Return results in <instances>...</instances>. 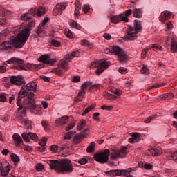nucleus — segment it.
Segmentation results:
<instances>
[{
    "label": "nucleus",
    "instance_id": "f257e3e1",
    "mask_svg": "<svg viewBox=\"0 0 177 177\" xmlns=\"http://www.w3.org/2000/svg\"><path fill=\"white\" fill-rule=\"evenodd\" d=\"M37 91V82H31L26 85H23L19 92V97L17 104L19 106L18 111H24L26 109H35V94L31 92Z\"/></svg>",
    "mask_w": 177,
    "mask_h": 177
},
{
    "label": "nucleus",
    "instance_id": "f03ea898",
    "mask_svg": "<svg viewBox=\"0 0 177 177\" xmlns=\"http://www.w3.org/2000/svg\"><path fill=\"white\" fill-rule=\"evenodd\" d=\"M51 169H55L57 172H66L71 174L73 172V164L68 159H62L59 160H53L50 162Z\"/></svg>",
    "mask_w": 177,
    "mask_h": 177
},
{
    "label": "nucleus",
    "instance_id": "7ed1b4c3",
    "mask_svg": "<svg viewBox=\"0 0 177 177\" xmlns=\"http://www.w3.org/2000/svg\"><path fill=\"white\" fill-rule=\"evenodd\" d=\"M34 27H35V21L32 20L28 23L25 29L17 35V38L15 40L17 48H23L24 44H26L27 39H28V37H30V31H31V28Z\"/></svg>",
    "mask_w": 177,
    "mask_h": 177
},
{
    "label": "nucleus",
    "instance_id": "20e7f679",
    "mask_svg": "<svg viewBox=\"0 0 177 177\" xmlns=\"http://www.w3.org/2000/svg\"><path fill=\"white\" fill-rule=\"evenodd\" d=\"M113 49V55L115 56H118L119 62L120 63H125L128 59V55L124 52V49H122L120 46H112Z\"/></svg>",
    "mask_w": 177,
    "mask_h": 177
},
{
    "label": "nucleus",
    "instance_id": "39448f33",
    "mask_svg": "<svg viewBox=\"0 0 177 177\" xmlns=\"http://www.w3.org/2000/svg\"><path fill=\"white\" fill-rule=\"evenodd\" d=\"M165 46H170L172 53H177V39L175 35H170L166 39Z\"/></svg>",
    "mask_w": 177,
    "mask_h": 177
},
{
    "label": "nucleus",
    "instance_id": "423d86ee",
    "mask_svg": "<svg viewBox=\"0 0 177 177\" xmlns=\"http://www.w3.org/2000/svg\"><path fill=\"white\" fill-rule=\"evenodd\" d=\"M7 63L8 64H14L13 68L15 70H25L26 68L24 61L17 57L10 58L7 61Z\"/></svg>",
    "mask_w": 177,
    "mask_h": 177
},
{
    "label": "nucleus",
    "instance_id": "0eeeda50",
    "mask_svg": "<svg viewBox=\"0 0 177 177\" xmlns=\"http://www.w3.org/2000/svg\"><path fill=\"white\" fill-rule=\"evenodd\" d=\"M109 154H110V150L105 149L102 153H95L94 155V160L101 164H105V162L109 161Z\"/></svg>",
    "mask_w": 177,
    "mask_h": 177
},
{
    "label": "nucleus",
    "instance_id": "6e6552de",
    "mask_svg": "<svg viewBox=\"0 0 177 177\" xmlns=\"http://www.w3.org/2000/svg\"><path fill=\"white\" fill-rule=\"evenodd\" d=\"M0 171L1 175L3 177H15L9 174V172L10 171V167L9 165V162L5 160L1 162Z\"/></svg>",
    "mask_w": 177,
    "mask_h": 177
},
{
    "label": "nucleus",
    "instance_id": "1a4fd4ad",
    "mask_svg": "<svg viewBox=\"0 0 177 177\" xmlns=\"http://www.w3.org/2000/svg\"><path fill=\"white\" fill-rule=\"evenodd\" d=\"M127 150L128 148L127 147H123L120 150L113 151L111 156L114 160L116 158H123L128 153Z\"/></svg>",
    "mask_w": 177,
    "mask_h": 177
},
{
    "label": "nucleus",
    "instance_id": "9d476101",
    "mask_svg": "<svg viewBox=\"0 0 177 177\" xmlns=\"http://www.w3.org/2000/svg\"><path fill=\"white\" fill-rule=\"evenodd\" d=\"M130 172H132V169H127L124 170H111L108 171V174L111 176H125Z\"/></svg>",
    "mask_w": 177,
    "mask_h": 177
},
{
    "label": "nucleus",
    "instance_id": "9b49d317",
    "mask_svg": "<svg viewBox=\"0 0 177 177\" xmlns=\"http://www.w3.org/2000/svg\"><path fill=\"white\" fill-rule=\"evenodd\" d=\"M138 33H133V28L132 26H129L127 30V35L124 37L125 41H133L138 38Z\"/></svg>",
    "mask_w": 177,
    "mask_h": 177
},
{
    "label": "nucleus",
    "instance_id": "f8f14e48",
    "mask_svg": "<svg viewBox=\"0 0 177 177\" xmlns=\"http://www.w3.org/2000/svg\"><path fill=\"white\" fill-rule=\"evenodd\" d=\"M17 38V37H15L13 39V41H4V42H3L0 45V49H1V50H8V49H12V47H13V46H15L17 49H20V48L16 46V42L15 41H16Z\"/></svg>",
    "mask_w": 177,
    "mask_h": 177
},
{
    "label": "nucleus",
    "instance_id": "ddd939ff",
    "mask_svg": "<svg viewBox=\"0 0 177 177\" xmlns=\"http://www.w3.org/2000/svg\"><path fill=\"white\" fill-rule=\"evenodd\" d=\"M67 3H59L57 4L53 11V13L55 16H57L58 15H61L62 12L67 8Z\"/></svg>",
    "mask_w": 177,
    "mask_h": 177
},
{
    "label": "nucleus",
    "instance_id": "4468645a",
    "mask_svg": "<svg viewBox=\"0 0 177 177\" xmlns=\"http://www.w3.org/2000/svg\"><path fill=\"white\" fill-rule=\"evenodd\" d=\"M10 81L13 85H23L24 84V78L21 76H11Z\"/></svg>",
    "mask_w": 177,
    "mask_h": 177
},
{
    "label": "nucleus",
    "instance_id": "2eb2a0df",
    "mask_svg": "<svg viewBox=\"0 0 177 177\" xmlns=\"http://www.w3.org/2000/svg\"><path fill=\"white\" fill-rule=\"evenodd\" d=\"M172 16V13L169 11H163L159 17L160 21L165 23V21L169 20Z\"/></svg>",
    "mask_w": 177,
    "mask_h": 177
},
{
    "label": "nucleus",
    "instance_id": "dca6fc26",
    "mask_svg": "<svg viewBox=\"0 0 177 177\" xmlns=\"http://www.w3.org/2000/svg\"><path fill=\"white\" fill-rule=\"evenodd\" d=\"M110 66V62L106 59L104 62V64L100 65V66L96 70L97 75H100L103 71H104L106 68H109Z\"/></svg>",
    "mask_w": 177,
    "mask_h": 177
},
{
    "label": "nucleus",
    "instance_id": "f3484780",
    "mask_svg": "<svg viewBox=\"0 0 177 177\" xmlns=\"http://www.w3.org/2000/svg\"><path fill=\"white\" fill-rule=\"evenodd\" d=\"M80 13H81V2H80V0H75L74 16L76 19L80 17Z\"/></svg>",
    "mask_w": 177,
    "mask_h": 177
},
{
    "label": "nucleus",
    "instance_id": "a211bd4d",
    "mask_svg": "<svg viewBox=\"0 0 177 177\" xmlns=\"http://www.w3.org/2000/svg\"><path fill=\"white\" fill-rule=\"evenodd\" d=\"M131 138H129V143H137L140 140V133H131Z\"/></svg>",
    "mask_w": 177,
    "mask_h": 177
},
{
    "label": "nucleus",
    "instance_id": "6ab92c4d",
    "mask_svg": "<svg viewBox=\"0 0 177 177\" xmlns=\"http://www.w3.org/2000/svg\"><path fill=\"white\" fill-rule=\"evenodd\" d=\"M150 154L152 156H154L155 157H157L158 156H161L162 154V149L160 147H157L153 149H151L149 150Z\"/></svg>",
    "mask_w": 177,
    "mask_h": 177
},
{
    "label": "nucleus",
    "instance_id": "aec40b11",
    "mask_svg": "<svg viewBox=\"0 0 177 177\" xmlns=\"http://www.w3.org/2000/svg\"><path fill=\"white\" fill-rule=\"evenodd\" d=\"M133 16L137 19H141L143 16V8H136V7H135L133 9Z\"/></svg>",
    "mask_w": 177,
    "mask_h": 177
},
{
    "label": "nucleus",
    "instance_id": "412c9836",
    "mask_svg": "<svg viewBox=\"0 0 177 177\" xmlns=\"http://www.w3.org/2000/svg\"><path fill=\"white\" fill-rule=\"evenodd\" d=\"M36 34L37 37H42V35H45L46 34V32L45 31V26H42V24H39L36 29Z\"/></svg>",
    "mask_w": 177,
    "mask_h": 177
},
{
    "label": "nucleus",
    "instance_id": "4be33fe9",
    "mask_svg": "<svg viewBox=\"0 0 177 177\" xmlns=\"http://www.w3.org/2000/svg\"><path fill=\"white\" fill-rule=\"evenodd\" d=\"M67 122H68V116H63L56 120V123L58 124V125H65Z\"/></svg>",
    "mask_w": 177,
    "mask_h": 177
},
{
    "label": "nucleus",
    "instance_id": "5701e85b",
    "mask_svg": "<svg viewBox=\"0 0 177 177\" xmlns=\"http://www.w3.org/2000/svg\"><path fill=\"white\" fill-rule=\"evenodd\" d=\"M134 30L136 34L142 31V24H140V21L137 19L134 20Z\"/></svg>",
    "mask_w": 177,
    "mask_h": 177
},
{
    "label": "nucleus",
    "instance_id": "b1692460",
    "mask_svg": "<svg viewBox=\"0 0 177 177\" xmlns=\"http://www.w3.org/2000/svg\"><path fill=\"white\" fill-rule=\"evenodd\" d=\"M104 62H106V59H101L92 62L90 66V68H96V67L98 68L101 66V64H104Z\"/></svg>",
    "mask_w": 177,
    "mask_h": 177
},
{
    "label": "nucleus",
    "instance_id": "393cba45",
    "mask_svg": "<svg viewBox=\"0 0 177 177\" xmlns=\"http://www.w3.org/2000/svg\"><path fill=\"white\" fill-rule=\"evenodd\" d=\"M111 21L114 24H118L121 23V15H113L111 17Z\"/></svg>",
    "mask_w": 177,
    "mask_h": 177
},
{
    "label": "nucleus",
    "instance_id": "a878e982",
    "mask_svg": "<svg viewBox=\"0 0 177 177\" xmlns=\"http://www.w3.org/2000/svg\"><path fill=\"white\" fill-rule=\"evenodd\" d=\"M12 138L14 139L17 145H21V143H23V139H21L20 135L17 133H14L12 136Z\"/></svg>",
    "mask_w": 177,
    "mask_h": 177
},
{
    "label": "nucleus",
    "instance_id": "bb28decb",
    "mask_svg": "<svg viewBox=\"0 0 177 177\" xmlns=\"http://www.w3.org/2000/svg\"><path fill=\"white\" fill-rule=\"evenodd\" d=\"M165 156L167 157V160H176V151L174 153L166 152Z\"/></svg>",
    "mask_w": 177,
    "mask_h": 177
},
{
    "label": "nucleus",
    "instance_id": "cd10ccee",
    "mask_svg": "<svg viewBox=\"0 0 177 177\" xmlns=\"http://www.w3.org/2000/svg\"><path fill=\"white\" fill-rule=\"evenodd\" d=\"M85 127H86V121H85V120H82L77 124V130L82 131Z\"/></svg>",
    "mask_w": 177,
    "mask_h": 177
},
{
    "label": "nucleus",
    "instance_id": "c85d7f7f",
    "mask_svg": "<svg viewBox=\"0 0 177 177\" xmlns=\"http://www.w3.org/2000/svg\"><path fill=\"white\" fill-rule=\"evenodd\" d=\"M61 68L64 70V71H67L70 68V66H68V62L66 60H61L60 62Z\"/></svg>",
    "mask_w": 177,
    "mask_h": 177
},
{
    "label": "nucleus",
    "instance_id": "c756f323",
    "mask_svg": "<svg viewBox=\"0 0 177 177\" xmlns=\"http://www.w3.org/2000/svg\"><path fill=\"white\" fill-rule=\"evenodd\" d=\"M81 139H84V136H82L80 133L75 135L73 138V143L78 145L81 142Z\"/></svg>",
    "mask_w": 177,
    "mask_h": 177
},
{
    "label": "nucleus",
    "instance_id": "7c9ffc66",
    "mask_svg": "<svg viewBox=\"0 0 177 177\" xmlns=\"http://www.w3.org/2000/svg\"><path fill=\"white\" fill-rule=\"evenodd\" d=\"M21 122V124H23V125H24V127H26V128H28V129H32V124H31V122H30V120H22Z\"/></svg>",
    "mask_w": 177,
    "mask_h": 177
},
{
    "label": "nucleus",
    "instance_id": "2f4dec72",
    "mask_svg": "<svg viewBox=\"0 0 177 177\" xmlns=\"http://www.w3.org/2000/svg\"><path fill=\"white\" fill-rule=\"evenodd\" d=\"M91 82H84L81 86L82 89L84 91V89L88 88V91H91Z\"/></svg>",
    "mask_w": 177,
    "mask_h": 177
},
{
    "label": "nucleus",
    "instance_id": "473e14b6",
    "mask_svg": "<svg viewBox=\"0 0 177 177\" xmlns=\"http://www.w3.org/2000/svg\"><path fill=\"white\" fill-rule=\"evenodd\" d=\"M51 73H53V74H56L57 75H59V77H62V75H63V74H64L63 71L60 68H57L53 69Z\"/></svg>",
    "mask_w": 177,
    "mask_h": 177
},
{
    "label": "nucleus",
    "instance_id": "72a5a7b5",
    "mask_svg": "<svg viewBox=\"0 0 177 177\" xmlns=\"http://www.w3.org/2000/svg\"><path fill=\"white\" fill-rule=\"evenodd\" d=\"M95 146H96L95 142H91V145L87 147V153H93V151H95Z\"/></svg>",
    "mask_w": 177,
    "mask_h": 177
},
{
    "label": "nucleus",
    "instance_id": "f704fd0d",
    "mask_svg": "<svg viewBox=\"0 0 177 177\" xmlns=\"http://www.w3.org/2000/svg\"><path fill=\"white\" fill-rule=\"evenodd\" d=\"M80 53L78 52H72L71 54L66 55V59H74V57H78Z\"/></svg>",
    "mask_w": 177,
    "mask_h": 177
},
{
    "label": "nucleus",
    "instance_id": "c9c22d12",
    "mask_svg": "<svg viewBox=\"0 0 177 177\" xmlns=\"http://www.w3.org/2000/svg\"><path fill=\"white\" fill-rule=\"evenodd\" d=\"M70 26L71 27H73V28H76V30H81V26H80L75 21L70 22Z\"/></svg>",
    "mask_w": 177,
    "mask_h": 177
},
{
    "label": "nucleus",
    "instance_id": "e433bc0d",
    "mask_svg": "<svg viewBox=\"0 0 177 177\" xmlns=\"http://www.w3.org/2000/svg\"><path fill=\"white\" fill-rule=\"evenodd\" d=\"M46 13V10H45V7H39L37 9V16H44Z\"/></svg>",
    "mask_w": 177,
    "mask_h": 177
},
{
    "label": "nucleus",
    "instance_id": "4c0bfd02",
    "mask_svg": "<svg viewBox=\"0 0 177 177\" xmlns=\"http://www.w3.org/2000/svg\"><path fill=\"white\" fill-rule=\"evenodd\" d=\"M96 107V104H93L91 106L86 108L84 111L82 113V115H85V114H88V113H89V111H92V110H93V108Z\"/></svg>",
    "mask_w": 177,
    "mask_h": 177
},
{
    "label": "nucleus",
    "instance_id": "58836bf2",
    "mask_svg": "<svg viewBox=\"0 0 177 177\" xmlns=\"http://www.w3.org/2000/svg\"><path fill=\"white\" fill-rule=\"evenodd\" d=\"M9 10L5 9L2 6H0V15L2 16H6V15H9Z\"/></svg>",
    "mask_w": 177,
    "mask_h": 177
},
{
    "label": "nucleus",
    "instance_id": "ea45409f",
    "mask_svg": "<svg viewBox=\"0 0 177 177\" xmlns=\"http://www.w3.org/2000/svg\"><path fill=\"white\" fill-rule=\"evenodd\" d=\"M21 19L24 20V21H28V20H30L31 16L29 13H25L21 16Z\"/></svg>",
    "mask_w": 177,
    "mask_h": 177
},
{
    "label": "nucleus",
    "instance_id": "a19ab883",
    "mask_svg": "<svg viewBox=\"0 0 177 177\" xmlns=\"http://www.w3.org/2000/svg\"><path fill=\"white\" fill-rule=\"evenodd\" d=\"M49 59V56H48L47 55H41L39 58L40 62H42V63L45 64V63H48V60Z\"/></svg>",
    "mask_w": 177,
    "mask_h": 177
},
{
    "label": "nucleus",
    "instance_id": "79ce46f5",
    "mask_svg": "<svg viewBox=\"0 0 177 177\" xmlns=\"http://www.w3.org/2000/svg\"><path fill=\"white\" fill-rule=\"evenodd\" d=\"M105 97L108 100H115V99H117V96H115L113 94H110V93H106L105 94Z\"/></svg>",
    "mask_w": 177,
    "mask_h": 177
},
{
    "label": "nucleus",
    "instance_id": "37998d69",
    "mask_svg": "<svg viewBox=\"0 0 177 177\" xmlns=\"http://www.w3.org/2000/svg\"><path fill=\"white\" fill-rule=\"evenodd\" d=\"M151 48H153V50H160L161 52H162V50H164V48H162V46L158 45V44H153Z\"/></svg>",
    "mask_w": 177,
    "mask_h": 177
},
{
    "label": "nucleus",
    "instance_id": "c03bdc74",
    "mask_svg": "<svg viewBox=\"0 0 177 177\" xmlns=\"http://www.w3.org/2000/svg\"><path fill=\"white\" fill-rule=\"evenodd\" d=\"M140 167H144L145 169L149 170V169H152L153 168V165L151 164H145L143 165V163L140 162L139 163Z\"/></svg>",
    "mask_w": 177,
    "mask_h": 177
},
{
    "label": "nucleus",
    "instance_id": "a18cd8bd",
    "mask_svg": "<svg viewBox=\"0 0 177 177\" xmlns=\"http://www.w3.org/2000/svg\"><path fill=\"white\" fill-rule=\"evenodd\" d=\"M11 160H12V161H13V162H20V159L19 158V156L15 153H12L11 155Z\"/></svg>",
    "mask_w": 177,
    "mask_h": 177
},
{
    "label": "nucleus",
    "instance_id": "49530a36",
    "mask_svg": "<svg viewBox=\"0 0 177 177\" xmlns=\"http://www.w3.org/2000/svg\"><path fill=\"white\" fill-rule=\"evenodd\" d=\"M21 136H22L24 140H25V142H30V133H23L21 134Z\"/></svg>",
    "mask_w": 177,
    "mask_h": 177
},
{
    "label": "nucleus",
    "instance_id": "de8ad7c7",
    "mask_svg": "<svg viewBox=\"0 0 177 177\" xmlns=\"http://www.w3.org/2000/svg\"><path fill=\"white\" fill-rule=\"evenodd\" d=\"M155 118H157V115H153L151 116L148 117L145 120V122L146 124H149V122L153 121V120H155Z\"/></svg>",
    "mask_w": 177,
    "mask_h": 177
},
{
    "label": "nucleus",
    "instance_id": "09e8293b",
    "mask_svg": "<svg viewBox=\"0 0 177 177\" xmlns=\"http://www.w3.org/2000/svg\"><path fill=\"white\" fill-rule=\"evenodd\" d=\"M102 110H107L108 111H111L113 109H114V106H107V105H102L101 106Z\"/></svg>",
    "mask_w": 177,
    "mask_h": 177
},
{
    "label": "nucleus",
    "instance_id": "8fccbe9b",
    "mask_svg": "<svg viewBox=\"0 0 177 177\" xmlns=\"http://www.w3.org/2000/svg\"><path fill=\"white\" fill-rule=\"evenodd\" d=\"M30 139H32V140H35V142H37V140H38V136H37V133H30Z\"/></svg>",
    "mask_w": 177,
    "mask_h": 177
},
{
    "label": "nucleus",
    "instance_id": "3c124183",
    "mask_svg": "<svg viewBox=\"0 0 177 177\" xmlns=\"http://www.w3.org/2000/svg\"><path fill=\"white\" fill-rule=\"evenodd\" d=\"M120 19L121 21H124V23H128V21H129V19H128V17L124 15V14H120Z\"/></svg>",
    "mask_w": 177,
    "mask_h": 177
},
{
    "label": "nucleus",
    "instance_id": "603ef678",
    "mask_svg": "<svg viewBox=\"0 0 177 177\" xmlns=\"http://www.w3.org/2000/svg\"><path fill=\"white\" fill-rule=\"evenodd\" d=\"M74 127H75V122H73L70 123L69 124H68V126L66 127V131H71V129H73V128H74Z\"/></svg>",
    "mask_w": 177,
    "mask_h": 177
},
{
    "label": "nucleus",
    "instance_id": "864d4df0",
    "mask_svg": "<svg viewBox=\"0 0 177 177\" xmlns=\"http://www.w3.org/2000/svg\"><path fill=\"white\" fill-rule=\"evenodd\" d=\"M51 44H52V45H53V46H55L57 48H59L62 45L60 41L55 40V39L52 40Z\"/></svg>",
    "mask_w": 177,
    "mask_h": 177
},
{
    "label": "nucleus",
    "instance_id": "5fc2aeb1",
    "mask_svg": "<svg viewBox=\"0 0 177 177\" xmlns=\"http://www.w3.org/2000/svg\"><path fill=\"white\" fill-rule=\"evenodd\" d=\"M140 73H142V74H147V73H149V68H147L146 65L142 66L140 70Z\"/></svg>",
    "mask_w": 177,
    "mask_h": 177
},
{
    "label": "nucleus",
    "instance_id": "6e6d98bb",
    "mask_svg": "<svg viewBox=\"0 0 177 177\" xmlns=\"http://www.w3.org/2000/svg\"><path fill=\"white\" fill-rule=\"evenodd\" d=\"M147 52H149L148 48H145L142 50V51L141 53V57L142 59H145L146 57V55H147Z\"/></svg>",
    "mask_w": 177,
    "mask_h": 177
},
{
    "label": "nucleus",
    "instance_id": "4d7b16f0",
    "mask_svg": "<svg viewBox=\"0 0 177 177\" xmlns=\"http://www.w3.org/2000/svg\"><path fill=\"white\" fill-rule=\"evenodd\" d=\"M88 133H89V129L87 128L82 130L80 133V135L84 136V138H86V135H88Z\"/></svg>",
    "mask_w": 177,
    "mask_h": 177
},
{
    "label": "nucleus",
    "instance_id": "13d9d810",
    "mask_svg": "<svg viewBox=\"0 0 177 177\" xmlns=\"http://www.w3.org/2000/svg\"><path fill=\"white\" fill-rule=\"evenodd\" d=\"M65 35L68 38H70L71 39L73 38V32H71L70 29H66L65 30Z\"/></svg>",
    "mask_w": 177,
    "mask_h": 177
},
{
    "label": "nucleus",
    "instance_id": "bf43d9fd",
    "mask_svg": "<svg viewBox=\"0 0 177 177\" xmlns=\"http://www.w3.org/2000/svg\"><path fill=\"white\" fill-rule=\"evenodd\" d=\"M48 142V138H43L40 141H39V145L42 147L46 146V142Z\"/></svg>",
    "mask_w": 177,
    "mask_h": 177
},
{
    "label": "nucleus",
    "instance_id": "052dcab7",
    "mask_svg": "<svg viewBox=\"0 0 177 177\" xmlns=\"http://www.w3.org/2000/svg\"><path fill=\"white\" fill-rule=\"evenodd\" d=\"M118 71L120 74H127V73H128V69L125 67H120L119 68Z\"/></svg>",
    "mask_w": 177,
    "mask_h": 177
},
{
    "label": "nucleus",
    "instance_id": "680f3d73",
    "mask_svg": "<svg viewBox=\"0 0 177 177\" xmlns=\"http://www.w3.org/2000/svg\"><path fill=\"white\" fill-rule=\"evenodd\" d=\"M78 162L79 164H81V165H84L88 162V160H86L85 158H82L79 159Z\"/></svg>",
    "mask_w": 177,
    "mask_h": 177
},
{
    "label": "nucleus",
    "instance_id": "e2e57ef3",
    "mask_svg": "<svg viewBox=\"0 0 177 177\" xmlns=\"http://www.w3.org/2000/svg\"><path fill=\"white\" fill-rule=\"evenodd\" d=\"M100 115V114L99 113H97V112L93 113V119L94 120V121H97V122L100 121V120H99V115Z\"/></svg>",
    "mask_w": 177,
    "mask_h": 177
},
{
    "label": "nucleus",
    "instance_id": "0e129e2a",
    "mask_svg": "<svg viewBox=\"0 0 177 177\" xmlns=\"http://www.w3.org/2000/svg\"><path fill=\"white\" fill-rule=\"evenodd\" d=\"M102 87V85L100 84H93L91 82V89H100Z\"/></svg>",
    "mask_w": 177,
    "mask_h": 177
},
{
    "label": "nucleus",
    "instance_id": "69168bd1",
    "mask_svg": "<svg viewBox=\"0 0 177 177\" xmlns=\"http://www.w3.org/2000/svg\"><path fill=\"white\" fill-rule=\"evenodd\" d=\"M73 133H74V131H70L68 134H66L64 137V139H71L73 137Z\"/></svg>",
    "mask_w": 177,
    "mask_h": 177
},
{
    "label": "nucleus",
    "instance_id": "338daca9",
    "mask_svg": "<svg viewBox=\"0 0 177 177\" xmlns=\"http://www.w3.org/2000/svg\"><path fill=\"white\" fill-rule=\"evenodd\" d=\"M91 10V7H89V6L85 5L83 7V12L84 13H88V12H89Z\"/></svg>",
    "mask_w": 177,
    "mask_h": 177
},
{
    "label": "nucleus",
    "instance_id": "774afa93",
    "mask_svg": "<svg viewBox=\"0 0 177 177\" xmlns=\"http://www.w3.org/2000/svg\"><path fill=\"white\" fill-rule=\"evenodd\" d=\"M6 71V64L0 66V73H5Z\"/></svg>",
    "mask_w": 177,
    "mask_h": 177
}]
</instances>
